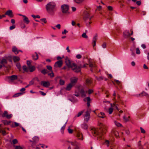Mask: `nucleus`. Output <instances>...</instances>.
<instances>
[{
    "instance_id": "39448f33",
    "label": "nucleus",
    "mask_w": 149,
    "mask_h": 149,
    "mask_svg": "<svg viewBox=\"0 0 149 149\" xmlns=\"http://www.w3.org/2000/svg\"><path fill=\"white\" fill-rule=\"evenodd\" d=\"M133 32L132 30L130 31L126 30L123 33V36L125 38H127L133 35Z\"/></svg>"
},
{
    "instance_id": "58836bf2",
    "label": "nucleus",
    "mask_w": 149,
    "mask_h": 149,
    "mask_svg": "<svg viewBox=\"0 0 149 149\" xmlns=\"http://www.w3.org/2000/svg\"><path fill=\"white\" fill-rule=\"evenodd\" d=\"M16 66L17 68L20 71L21 69L20 64L19 63H18L16 64Z\"/></svg>"
},
{
    "instance_id": "f3484780",
    "label": "nucleus",
    "mask_w": 149,
    "mask_h": 149,
    "mask_svg": "<svg viewBox=\"0 0 149 149\" xmlns=\"http://www.w3.org/2000/svg\"><path fill=\"white\" fill-rule=\"evenodd\" d=\"M84 102L87 101V105L88 107L90 106V101H91V99L89 97H87L84 99Z\"/></svg>"
},
{
    "instance_id": "6ab92c4d",
    "label": "nucleus",
    "mask_w": 149,
    "mask_h": 149,
    "mask_svg": "<svg viewBox=\"0 0 149 149\" xmlns=\"http://www.w3.org/2000/svg\"><path fill=\"white\" fill-rule=\"evenodd\" d=\"M71 144L73 146H74L75 147H77L79 145V143L76 141H71L70 142Z\"/></svg>"
},
{
    "instance_id": "bb28decb",
    "label": "nucleus",
    "mask_w": 149,
    "mask_h": 149,
    "mask_svg": "<svg viewBox=\"0 0 149 149\" xmlns=\"http://www.w3.org/2000/svg\"><path fill=\"white\" fill-rule=\"evenodd\" d=\"M81 127L85 129H87L88 128V126L87 124L85 123H84L83 124L81 125Z\"/></svg>"
},
{
    "instance_id": "0eeeda50",
    "label": "nucleus",
    "mask_w": 149,
    "mask_h": 149,
    "mask_svg": "<svg viewBox=\"0 0 149 149\" xmlns=\"http://www.w3.org/2000/svg\"><path fill=\"white\" fill-rule=\"evenodd\" d=\"M8 82L11 83L13 82V81L17 79V77L16 75H12L11 76L8 77Z\"/></svg>"
},
{
    "instance_id": "9d476101",
    "label": "nucleus",
    "mask_w": 149,
    "mask_h": 149,
    "mask_svg": "<svg viewBox=\"0 0 149 149\" xmlns=\"http://www.w3.org/2000/svg\"><path fill=\"white\" fill-rule=\"evenodd\" d=\"M111 135L112 136L113 135L115 136L116 137H117L119 136V134L118 132L116 129H113L111 131Z\"/></svg>"
},
{
    "instance_id": "e2e57ef3",
    "label": "nucleus",
    "mask_w": 149,
    "mask_h": 149,
    "mask_svg": "<svg viewBox=\"0 0 149 149\" xmlns=\"http://www.w3.org/2000/svg\"><path fill=\"white\" fill-rule=\"evenodd\" d=\"M107 46L106 43L105 42H104L102 45V47L103 48H106Z\"/></svg>"
},
{
    "instance_id": "a18cd8bd",
    "label": "nucleus",
    "mask_w": 149,
    "mask_h": 149,
    "mask_svg": "<svg viewBox=\"0 0 149 149\" xmlns=\"http://www.w3.org/2000/svg\"><path fill=\"white\" fill-rule=\"evenodd\" d=\"M96 79L97 80L100 81L104 79V77L102 76H100L99 77H96Z\"/></svg>"
},
{
    "instance_id": "c85d7f7f",
    "label": "nucleus",
    "mask_w": 149,
    "mask_h": 149,
    "mask_svg": "<svg viewBox=\"0 0 149 149\" xmlns=\"http://www.w3.org/2000/svg\"><path fill=\"white\" fill-rule=\"evenodd\" d=\"M29 69L30 72H32L35 70V68L34 66H32L31 67L30 66L29 67Z\"/></svg>"
},
{
    "instance_id": "13d9d810",
    "label": "nucleus",
    "mask_w": 149,
    "mask_h": 149,
    "mask_svg": "<svg viewBox=\"0 0 149 149\" xmlns=\"http://www.w3.org/2000/svg\"><path fill=\"white\" fill-rule=\"evenodd\" d=\"M31 16L34 18H39L40 17V16L38 15L35 16L34 15H32Z\"/></svg>"
},
{
    "instance_id": "dca6fc26",
    "label": "nucleus",
    "mask_w": 149,
    "mask_h": 149,
    "mask_svg": "<svg viewBox=\"0 0 149 149\" xmlns=\"http://www.w3.org/2000/svg\"><path fill=\"white\" fill-rule=\"evenodd\" d=\"M97 39V35L96 34L93 37V45L94 47L96 45V40Z\"/></svg>"
},
{
    "instance_id": "2eb2a0df",
    "label": "nucleus",
    "mask_w": 149,
    "mask_h": 149,
    "mask_svg": "<svg viewBox=\"0 0 149 149\" xmlns=\"http://www.w3.org/2000/svg\"><path fill=\"white\" fill-rule=\"evenodd\" d=\"M65 63L66 65L69 68H70L72 65V63H71L70 60L68 58L65 59Z\"/></svg>"
},
{
    "instance_id": "c03bdc74",
    "label": "nucleus",
    "mask_w": 149,
    "mask_h": 149,
    "mask_svg": "<svg viewBox=\"0 0 149 149\" xmlns=\"http://www.w3.org/2000/svg\"><path fill=\"white\" fill-rule=\"evenodd\" d=\"M38 138L37 136H35L33 138V141L34 142H37L38 141Z\"/></svg>"
},
{
    "instance_id": "412c9836",
    "label": "nucleus",
    "mask_w": 149,
    "mask_h": 149,
    "mask_svg": "<svg viewBox=\"0 0 149 149\" xmlns=\"http://www.w3.org/2000/svg\"><path fill=\"white\" fill-rule=\"evenodd\" d=\"M7 62V60L5 59H2L0 61V63L3 66H5V64H6Z\"/></svg>"
},
{
    "instance_id": "7c9ffc66",
    "label": "nucleus",
    "mask_w": 149,
    "mask_h": 149,
    "mask_svg": "<svg viewBox=\"0 0 149 149\" xmlns=\"http://www.w3.org/2000/svg\"><path fill=\"white\" fill-rule=\"evenodd\" d=\"M35 54H36L35 55H32V57L33 59H34L35 60H37L38 59V56L36 52Z\"/></svg>"
},
{
    "instance_id": "f03ea898",
    "label": "nucleus",
    "mask_w": 149,
    "mask_h": 149,
    "mask_svg": "<svg viewBox=\"0 0 149 149\" xmlns=\"http://www.w3.org/2000/svg\"><path fill=\"white\" fill-rule=\"evenodd\" d=\"M93 16L91 15L86 10L84 11L83 19L86 23V24L87 27H89L92 22L91 20Z\"/></svg>"
},
{
    "instance_id": "8fccbe9b",
    "label": "nucleus",
    "mask_w": 149,
    "mask_h": 149,
    "mask_svg": "<svg viewBox=\"0 0 149 149\" xmlns=\"http://www.w3.org/2000/svg\"><path fill=\"white\" fill-rule=\"evenodd\" d=\"M47 68V69L49 70L50 71H52V68L50 65H47L46 66Z\"/></svg>"
},
{
    "instance_id": "69168bd1",
    "label": "nucleus",
    "mask_w": 149,
    "mask_h": 149,
    "mask_svg": "<svg viewBox=\"0 0 149 149\" xmlns=\"http://www.w3.org/2000/svg\"><path fill=\"white\" fill-rule=\"evenodd\" d=\"M40 20L41 21L45 23H46L47 22L46 19L45 18L41 19H40Z\"/></svg>"
},
{
    "instance_id": "e433bc0d",
    "label": "nucleus",
    "mask_w": 149,
    "mask_h": 149,
    "mask_svg": "<svg viewBox=\"0 0 149 149\" xmlns=\"http://www.w3.org/2000/svg\"><path fill=\"white\" fill-rule=\"evenodd\" d=\"M41 72L44 74H45L48 72V71L47 70L44 69L41 70Z\"/></svg>"
},
{
    "instance_id": "338daca9",
    "label": "nucleus",
    "mask_w": 149,
    "mask_h": 149,
    "mask_svg": "<svg viewBox=\"0 0 149 149\" xmlns=\"http://www.w3.org/2000/svg\"><path fill=\"white\" fill-rule=\"evenodd\" d=\"M81 57H82L81 56L80 54H77L76 56V57L77 59H80L81 58Z\"/></svg>"
},
{
    "instance_id": "6e6552de",
    "label": "nucleus",
    "mask_w": 149,
    "mask_h": 149,
    "mask_svg": "<svg viewBox=\"0 0 149 149\" xmlns=\"http://www.w3.org/2000/svg\"><path fill=\"white\" fill-rule=\"evenodd\" d=\"M89 66L91 68V70L93 72V70H95L96 69V66L94 63L91 61H89Z\"/></svg>"
},
{
    "instance_id": "4be33fe9",
    "label": "nucleus",
    "mask_w": 149,
    "mask_h": 149,
    "mask_svg": "<svg viewBox=\"0 0 149 149\" xmlns=\"http://www.w3.org/2000/svg\"><path fill=\"white\" fill-rule=\"evenodd\" d=\"M87 91L85 92L84 90L83 89L81 90L80 91V93L81 97H86V93H87Z\"/></svg>"
},
{
    "instance_id": "5701e85b",
    "label": "nucleus",
    "mask_w": 149,
    "mask_h": 149,
    "mask_svg": "<svg viewBox=\"0 0 149 149\" xmlns=\"http://www.w3.org/2000/svg\"><path fill=\"white\" fill-rule=\"evenodd\" d=\"M73 86V85L70 83L65 88L66 90L68 91L70 90Z\"/></svg>"
},
{
    "instance_id": "aec40b11",
    "label": "nucleus",
    "mask_w": 149,
    "mask_h": 149,
    "mask_svg": "<svg viewBox=\"0 0 149 149\" xmlns=\"http://www.w3.org/2000/svg\"><path fill=\"white\" fill-rule=\"evenodd\" d=\"M22 16L24 17L23 19L24 22L26 24H28L30 22V21L28 18L25 15H22Z\"/></svg>"
},
{
    "instance_id": "cd10ccee",
    "label": "nucleus",
    "mask_w": 149,
    "mask_h": 149,
    "mask_svg": "<svg viewBox=\"0 0 149 149\" xmlns=\"http://www.w3.org/2000/svg\"><path fill=\"white\" fill-rule=\"evenodd\" d=\"M3 123L5 125H8L10 124L11 122V121H8L6 120H3L2 121Z\"/></svg>"
},
{
    "instance_id": "72a5a7b5",
    "label": "nucleus",
    "mask_w": 149,
    "mask_h": 149,
    "mask_svg": "<svg viewBox=\"0 0 149 149\" xmlns=\"http://www.w3.org/2000/svg\"><path fill=\"white\" fill-rule=\"evenodd\" d=\"M114 123L115 124L117 127H120L122 126V125L120 123L116 121H114Z\"/></svg>"
},
{
    "instance_id": "b1692460",
    "label": "nucleus",
    "mask_w": 149,
    "mask_h": 149,
    "mask_svg": "<svg viewBox=\"0 0 149 149\" xmlns=\"http://www.w3.org/2000/svg\"><path fill=\"white\" fill-rule=\"evenodd\" d=\"M12 50L16 54H17L19 52V50L15 47H13Z\"/></svg>"
},
{
    "instance_id": "bf43d9fd",
    "label": "nucleus",
    "mask_w": 149,
    "mask_h": 149,
    "mask_svg": "<svg viewBox=\"0 0 149 149\" xmlns=\"http://www.w3.org/2000/svg\"><path fill=\"white\" fill-rule=\"evenodd\" d=\"M136 54H139L140 53V51L139 49L138 48H137L136 49Z\"/></svg>"
},
{
    "instance_id": "473e14b6",
    "label": "nucleus",
    "mask_w": 149,
    "mask_h": 149,
    "mask_svg": "<svg viewBox=\"0 0 149 149\" xmlns=\"http://www.w3.org/2000/svg\"><path fill=\"white\" fill-rule=\"evenodd\" d=\"M13 59L14 61L15 62H17V61H19L20 60V58H19V57H18L17 56H14L13 57Z\"/></svg>"
},
{
    "instance_id": "49530a36",
    "label": "nucleus",
    "mask_w": 149,
    "mask_h": 149,
    "mask_svg": "<svg viewBox=\"0 0 149 149\" xmlns=\"http://www.w3.org/2000/svg\"><path fill=\"white\" fill-rule=\"evenodd\" d=\"M59 83L61 85H63L65 84V81L62 79H60L59 81Z\"/></svg>"
},
{
    "instance_id": "5fc2aeb1",
    "label": "nucleus",
    "mask_w": 149,
    "mask_h": 149,
    "mask_svg": "<svg viewBox=\"0 0 149 149\" xmlns=\"http://www.w3.org/2000/svg\"><path fill=\"white\" fill-rule=\"evenodd\" d=\"M83 111H81L79 112L77 114V116H77V117H79L83 113Z\"/></svg>"
},
{
    "instance_id": "c756f323",
    "label": "nucleus",
    "mask_w": 149,
    "mask_h": 149,
    "mask_svg": "<svg viewBox=\"0 0 149 149\" xmlns=\"http://www.w3.org/2000/svg\"><path fill=\"white\" fill-rule=\"evenodd\" d=\"M86 82L87 85L88 86L90 85L91 83V81L89 79H87L86 81Z\"/></svg>"
},
{
    "instance_id": "393cba45",
    "label": "nucleus",
    "mask_w": 149,
    "mask_h": 149,
    "mask_svg": "<svg viewBox=\"0 0 149 149\" xmlns=\"http://www.w3.org/2000/svg\"><path fill=\"white\" fill-rule=\"evenodd\" d=\"M97 116L99 117L103 118H104L106 116L104 113L102 112H101L100 113H99L97 115Z\"/></svg>"
},
{
    "instance_id": "09e8293b",
    "label": "nucleus",
    "mask_w": 149,
    "mask_h": 149,
    "mask_svg": "<svg viewBox=\"0 0 149 149\" xmlns=\"http://www.w3.org/2000/svg\"><path fill=\"white\" fill-rule=\"evenodd\" d=\"M8 112L7 111H5L3 114L2 115V116L3 117H4L6 116Z\"/></svg>"
},
{
    "instance_id": "9b49d317",
    "label": "nucleus",
    "mask_w": 149,
    "mask_h": 149,
    "mask_svg": "<svg viewBox=\"0 0 149 149\" xmlns=\"http://www.w3.org/2000/svg\"><path fill=\"white\" fill-rule=\"evenodd\" d=\"M90 114L88 111H87L86 112V114L85 116V118L84 119V121L86 122H87L90 119Z\"/></svg>"
},
{
    "instance_id": "1a4fd4ad",
    "label": "nucleus",
    "mask_w": 149,
    "mask_h": 149,
    "mask_svg": "<svg viewBox=\"0 0 149 149\" xmlns=\"http://www.w3.org/2000/svg\"><path fill=\"white\" fill-rule=\"evenodd\" d=\"M40 84L44 87L47 88L50 85V83L48 81H42Z\"/></svg>"
},
{
    "instance_id": "864d4df0",
    "label": "nucleus",
    "mask_w": 149,
    "mask_h": 149,
    "mask_svg": "<svg viewBox=\"0 0 149 149\" xmlns=\"http://www.w3.org/2000/svg\"><path fill=\"white\" fill-rule=\"evenodd\" d=\"M15 28V24H13L12 26H10L9 29L10 30H12Z\"/></svg>"
},
{
    "instance_id": "4d7b16f0",
    "label": "nucleus",
    "mask_w": 149,
    "mask_h": 149,
    "mask_svg": "<svg viewBox=\"0 0 149 149\" xmlns=\"http://www.w3.org/2000/svg\"><path fill=\"white\" fill-rule=\"evenodd\" d=\"M12 142L13 144H15L17 143H18V141L17 139H15L13 140L12 141Z\"/></svg>"
},
{
    "instance_id": "de8ad7c7",
    "label": "nucleus",
    "mask_w": 149,
    "mask_h": 149,
    "mask_svg": "<svg viewBox=\"0 0 149 149\" xmlns=\"http://www.w3.org/2000/svg\"><path fill=\"white\" fill-rule=\"evenodd\" d=\"M113 109L112 107L110 108L108 110L109 114H110L112 113L113 111Z\"/></svg>"
},
{
    "instance_id": "4c0bfd02",
    "label": "nucleus",
    "mask_w": 149,
    "mask_h": 149,
    "mask_svg": "<svg viewBox=\"0 0 149 149\" xmlns=\"http://www.w3.org/2000/svg\"><path fill=\"white\" fill-rule=\"evenodd\" d=\"M23 69L24 71L26 72H28L29 71V68H28L25 65L23 66Z\"/></svg>"
},
{
    "instance_id": "6e6d98bb",
    "label": "nucleus",
    "mask_w": 149,
    "mask_h": 149,
    "mask_svg": "<svg viewBox=\"0 0 149 149\" xmlns=\"http://www.w3.org/2000/svg\"><path fill=\"white\" fill-rule=\"evenodd\" d=\"M84 0H74L75 2L78 3H81Z\"/></svg>"
},
{
    "instance_id": "7ed1b4c3",
    "label": "nucleus",
    "mask_w": 149,
    "mask_h": 149,
    "mask_svg": "<svg viewBox=\"0 0 149 149\" xmlns=\"http://www.w3.org/2000/svg\"><path fill=\"white\" fill-rule=\"evenodd\" d=\"M56 4L54 2H51L47 4L46 6V10L50 14L53 15L56 10Z\"/></svg>"
},
{
    "instance_id": "20e7f679",
    "label": "nucleus",
    "mask_w": 149,
    "mask_h": 149,
    "mask_svg": "<svg viewBox=\"0 0 149 149\" xmlns=\"http://www.w3.org/2000/svg\"><path fill=\"white\" fill-rule=\"evenodd\" d=\"M72 70L75 72H79L81 71V67L77 65L75 63H72V65L70 68Z\"/></svg>"
},
{
    "instance_id": "37998d69",
    "label": "nucleus",
    "mask_w": 149,
    "mask_h": 149,
    "mask_svg": "<svg viewBox=\"0 0 149 149\" xmlns=\"http://www.w3.org/2000/svg\"><path fill=\"white\" fill-rule=\"evenodd\" d=\"M66 124V123L61 128V132L62 134L63 133L64 131L65 127Z\"/></svg>"
},
{
    "instance_id": "a878e982",
    "label": "nucleus",
    "mask_w": 149,
    "mask_h": 149,
    "mask_svg": "<svg viewBox=\"0 0 149 149\" xmlns=\"http://www.w3.org/2000/svg\"><path fill=\"white\" fill-rule=\"evenodd\" d=\"M140 95V96H146L147 97H149V95L145 92H143Z\"/></svg>"
},
{
    "instance_id": "f257e3e1",
    "label": "nucleus",
    "mask_w": 149,
    "mask_h": 149,
    "mask_svg": "<svg viewBox=\"0 0 149 149\" xmlns=\"http://www.w3.org/2000/svg\"><path fill=\"white\" fill-rule=\"evenodd\" d=\"M99 130H97L95 128L92 129V133L94 134L98 135L100 136L105 134L107 132V126L104 124L100 123L98 124Z\"/></svg>"
},
{
    "instance_id": "a211bd4d",
    "label": "nucleus",
    "mask_w": 149,
    "mask_h": 149,
    "mask_svg": "<svg viewBox=\"0 0 149 149\" xmlns=\"http://www.w3.org/2000/svg\"><path fill=\"white\" fill-rule=\"evenodd\" d=\"M77 137L78 139L82 141L83 140V137L82 134L80 132H78L77 134Z\"/></svg>"
},
{
    "instance_id": "ea45409f",
    "label": "nucleus",
    "mask_w": 149,
    "mask_h": 149,
    "mask_svg": "<svg viewBox=\"0 0 149 149\" xmlns=\"http://www.w3.org/2000/svg\"><path fill=\"white\" fill-rule=\"evenodd\" d=\"M12 116L13 115L12 114H8V113L5 117L8 119H9L11 118Z\"/></svg>"
},
{
    "instance_id": "052dcab7",
    "label": "nucleus",
    "mask_w": 149,
    "mask_h": 149,
    "mask_svg": "<svg viewBox=\"0 0 149 149\" xmlns=\"http://www.w3.org/2000/svg\"><path fill=\"white\" fill-rule=\"evenodd\" d=\"M140 129L141 130V132L142 133H143V134L145 133V132H146L145 131L142 127H140Z\"/></svg>"
},
{
    "instance_id": "79ce46f5",
    "label": "nucleus",
    "mask_w": 149,
    "mask_h": 149,
    "mask_svg": "<svg viewBox=\"0 0 149 149\" xmlns=\"http://www.w3.org/2000/svg\"><path fill=\"white\" fill-rule=\"evenodd\" d=\"M12 116L13 115L12 114H8V113L5 117L8 119H9L11 118Z\"/></svg>"
},
{
    "instance_id": "0e129e2a",
    "label": "nucleus",
    "mask_w": 149,
    "mask_h": 149,
    "mask_svg": "<svg viewBox=\"0 0 149 149\" xmlns=\"http://www.w3.org/2000/svg\"><path fill=\"white\" fill-rule=\"evenodd\" d=\"M34 83V81L33 80V79L29 82V85L31 86V85L33 84Z\"/></svg>"
},
{
    "instance_id": "f8f14e48",
    "label": "nucleus",
    "mask_w": 149,
    "mask_h": 149,
    "mask_svg": "<svg viewBox=\"0 0 149 149\" xmlns=\"http://www.w3.org/2000/svg\"><path fill=\"white\" fill-rule=\"evenodd\" d=\"M63 64V62L61 60L58 61L56 62L54 64V66L56 68L61 67Z\"/></svg>"
},
{
    "instance_id": "680f3d73",
    "label": "nucleus",
    "mask_w": 149,
    "mask_h": 149,
    "mask_svg": "<svg viewBox=\"0 0 149 149\" xmlns=\"http://www.w3.org/2000/svg\"><path fill=\"white\" fill-rule=\"evenodd\" d=\"M123 119L125 121L127 122L129 121V119L127 118H126L125 116H124L123 117Z\"/></svg>"
},
{
    "instance_id": "4468645a",
    "label": "nucleus",
    "mask_w": 149,
    "mask_h": 149,
    "mask_svg": "<svg viewBox=\"0 0 149 149\" xmlns=\"http://www.w3.org/2000/svg\"><path fill=\"white\" fill-rule=\"evenodd\" d=\"M5 15H8L10 18L13 17L14 16V15L13 14L12 11L10 10L7 11L5 13Z\"/></svg>"
},
{
    "instance_id": "3c124183",
    "label": "nucleus",
    "mask_w": 149,
    "mask_h": 149,
    "mask_svg": "<svg viewBox=\"0 0 149 149\" xmlns=\"http://www.w3.org/2000/svg\"><path fill=\"white\" fill-rule=\"evenodd\" d=\"M51 73H49L48 74V75L49 76H50L51 77H53L54 76V74L52 71H51Z\"/></svg>"
},
{
    "instance_id": "c9c22d12",
    "label": "nucleus",
    "mask_w": 149,
    "mask_h": 149,
    "mask_svg": "<svg viewBox=\"0 0 149 149\" xmlns=\"http://www.w3.org/2000/svg\"><path fill=\"white\" fill-rule=\"evenodd\" d=\"M114 81L118 86H121V81H119L116 79H114Z\"/></svg>"
},
{
    "instance_id": "a19ab883",
    "label": "nucleus",
    "mask_w": 149,
    "mask_h": 149,
    "mask_svg": "<svg viewBox=\"0 0 149 149\" xmlns=\"http://www.w3.org/2000/svg\"><path fill=\"white\" fill-rule=\"evenodd\" d=\"M12 116L13 115L12 114H8V113L5 117L8 119H9L11 118Z\"/></svg>"
},
{
    "instance_id": "2f4dec72",
    "label": "nucleus",
    "mask_w": 149,
    "mask_h": 149,
    "mask_svg": "<svg viewBox=\"0 0 149 149\" xmlns=\"http://www.w3.org/2000/svg\"><path fill=\"white\" fill-rule=\"evenodd\" d=\"M15 147V149H24V147H22L19 145V146H13Z\"/></svg>"
},
{
    "instance_id": "f704fd0d",
    "label": "nucleus",
    "mask_w": 149,
    "mask_h": 149,
    "mask_svg": "<svg viewBox=\"0 0 149 149\" xmlns=\"http://www.w3.org/2000/svg\"><path fill=\"white\" fill-rule=\"evenodd\" d=\"M23 94V93H18L14 95L13 97H16L21 95H22Z\"/></svg>"
},
{
    "instance_id": "423d86ee",
    "label": "nucleus",
    "mask_w": 149,
    "mask_h": 149,
    "mask_svg": "<svg viewBox=\"0 0 149 149\" xmlns=\"http://www.w3.org/2000/svg\"><path fill=\"white\" fill-rule=\"evenodd\" d=\"M61 8L62 12L64 13L68 14L69 6L67 5L63 4L61 6Z\"/></svg>"
},
{
    "instance_id": "ddd939ff",
    "label": "nucleus",
    "mask_w": 149,
    "mask_h": 149,
    "mask_svg": "<svg viewBox=\"0 0 149 149\" xmlns=\"http://www.w3.org/2000/svg\"><path fill=\"white\" fill-rule=\"evenodd\" d=\"M70 80L71 81V83H70L74 86L77 83L78 80V78L75 77H74L71 78Z\"/></svg>"
},
{
    "instance_id": "774afa93",
    "label": "nucleus",
    "mask_w": 149,
    "mask_h": 149,
    "mask_svg": "<svg viewBox=\"0 0 149 149\" xmlns=\"http://www.w3.org/2000/svg\"><path fill=\"white\" fill-rule=\"evenodd\" d=\"M68 132L70 134H72V133L73 132V130H72L70 129V128H68Z\"/></svg>"
},
{
    "instance_id": "603ef678",
    "label": "nucleus",
    "mask_w": 149,
    "mask_h": 149,
    "mask_svg": "<svg viewBox=\"0 0 149 149\" xmlns=\"http://www.w3.org/2000/svg\"><path fill=\"white\" fill-rule=\"evenodd\" d=\"M82 37L85 38H87L88 37V36L86 35V34L85 33H83V34L82 35Z\"/></svg>"
}]
</instances>
